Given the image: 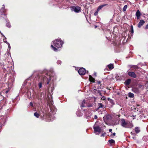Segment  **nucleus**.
Listing matches in <instances>:
<instances>
[{
  "label": "nucleus",
  "mask_w": 148,
  "mask_h": 148,
  "mask_svg": "<svg viewBox=\"0 0 148 148\" xmlns=\"http://www.w3.org/2000/svg\"><path fill=\"white\" fill-rule=\"evenodd\" d=\"M135 132L136 134H138L139 133L140 131V128L139 127H136L134 129Z\"/></svg>",
  "instance_id": "nucleus-19"
},
{
  "label": "nucleus",
  "mask_w": 148,
  "mask_h": 148,
  "mask_svg": "<svg viewBox=\"0 0 148 148\" xmlns=\"http://www.w3.org/2000/svg\"><path fill=\"white\" fill-rule=\"evenodd\" d=\"M106 133L104 132V133L102 134L101 135V136H105V134H106Z\"/></svg>",
  "instance_id": "nucleus-37"
},
{
  "label": "nucleus",
  "mask_w": 148,
  "mask_h": 148,
  "mask_svg": "<svg viewBox=\"0 0 148 148\" xmlns=\"http://www.w3.org/2000/svg\"><path fill=\"white\" fill-rule=\"evenodd\" d=\"M99 11H97V10L94 13V15L95 16H97L98 15Z\"/></svg>",
  "instance_id": "nucleus-31"
},
{
  "label": "nucleus",
  "mask_w": 148,
  "mask_h": 148,
  "mask_svg": "<svg viewBox=\"0 0 148 148\" xmlns=\"http://www.w3.org/2000/svg\"><path fill=\"white\" fill-rule=\"evenodd\" d=\"M9 90H4L3 92H5L6 94H7L9 92Z\"/></svg>",
  "instance_id": "nucleus-32"
},
{
  "label": "nucleus",
  "mask_w": 148,
  "mask_h": 148,
  "mask_svg": "<svg viewBox=\"0 0 148 148\" xmlns=\"http://www.w3.org/2000/svg\"><path fill=\"white\" fill-rule=\"evenodd\" d=\"M86 70L83 68H80L78 71V73L80 75H84L86 73Z\"/></svg>",
  "instance_id": "nucleus-6"
},
{
  "label": "nucleus",
  "mask_w": 148,
  "mask_h": 148,
  "mask_svg": "<svg viewBox=\"0 0 148 148\" xmlns=\"http://www.w3.org/2000/svg\"><path fill=\"white\" fill-rule=\"evenodd\" d=\"M40 118L42 119H46L47 121V119L49 118L50 117L49 114L46 112L42 111L41 113L40 114Z\"/></svg>",
  "instance_id": "nucleus-4"
},
{
  "label": "nucleus",
  "mask_w": 148,
  "mask_h": 148,
  "mask_svg": "<svg viewBox=\"0 0 148 148\" xmlns=\"http://www.w3.org/2000/svg\"><path fill=\"white\" fill-rule=\"evenodd\" d=\"M3 41H4V42L5 43H8V42H7V41H5V40H4Z\"/></svg>",
  "instance_id": "nucleus-46"
},
{
  "label": "nucleus",
  "mask_w": 148,
  "mask_h": 148,
  "mask_svg": "<svg viewBox=\"0 0 148 148\" xmlns=\"http://www.w3.org/2000/svg\"><path fill=\"white\" fill-rule=\"evenodd\" d=\"M99 93V94L100 95V96H102V95L101 93V92Z\"/></svg>",
  "instance_id": "nucleus-43"
},
{
  "label": "nucleus",
  "mask_w": 148,
  "mask_h": 148,
  "mask_svg": "<svg viewBox=\"0 0 148 148\" xmlns=\"http://www.w3.org/2000/svg\"><path fill=\"white\" fill-rule=\"evenodd\" d=\"M43 93L42 92H41L39 95L37 96V98L38 100H41V97L42 96Z\"/></svg>",
  "instance_id": "nucleus-21"
},
{
  "label": "nucleus",
  "mask_w": 148,
  "mask_h": 148,
  "mask_svg": "<svg viewBox=\"0 0 148 148\" xmlns=\"http://www.w3.org/2000/svg\"><path fill=\"white\" fill-rule=\"evenodd\" d=\"M127 8V5H124L123 8V12H125L126 11V9Z\"/></svg>",
  "instance_id": "nucleus-28"
},
{
  "label": "nucleus",
  "mask_w": 148,
  "mask_h": 148,
  "mask_svg": "<svg viewBox=\"0 0 148 148\" xmlns=\"http://www.w3.org/2000/svg\"><path fill=\"white\" fill-rule=\"evenodd\" d=\"M38 81L39 82L38 83V86L39 88H41L42 87V85L44 84L42 82L41 80L40 79L39 77L38 79Z\"/></svg>",
  "instance_id": "nucleus-17"
},
{
  "label": "nucleus",
  "mask_w": 148,
  "mask_h": 148,
  "mask_svg": "<svg viewBox=\"0 0 148 148\" xmlns=\"http://www.w3.org/2000/svg\"><path fill=\"white\" fill-rule=\"evenodd\" d=\"M30 105L31 106H33V103L32 102H31L30 103Z\"/></svg>",
  "instance_id": "nucleus-39"
},
{
  "label": "nucleus",
  "mask_w": 148,
  "mask_h": 148,
  "mask_svg": "<svg viewBox=\"0 0 148 148\" xmlns=\"http://www.w3.org/2000/svg\"><path fill=\"white\" fill-rule=\"evenodd\" d=\"M101 82L100 81H98L96 82V84H97V87L98 88V89L99 88L101 89L102 88L101 84Z\"/></svg>",
  "instance_id": "nucleus-13"
},
{
  "label": "nucleus",
  "mask_w": 148,
  "mask_h": 148,
  "mask_svg": "<svg viewBox=\"0 0 148 148\" xmlns=\"http://www.w3.org/2000/svg\"><path fill=\"white\" fill-rule=\"evenodd\" d=\"M110 117L111 116L109 115L104 116L103 118L105 122H108L109 120L110 119Z\"/></svg>",
  "instance_id": "nucleus-9"
},
{
  "label": "nucleus",
  "mask_w": 148,
  "mask_h": 148,
  "mask_svg": "<svg viewBox=\"0 0 148 148\" xmlns=\"http://www.w3.org/2000/svg\"><path fill=\"white\" fill-rule=\"evenodd\" d=\"M108 4H103L101 5H99L98 6V7L97 8V11H99L100 10H101L103 7H104L108 5Z\"/></svg>",
  "instance_id": "nucleus-15"
},
{
  "label": "nucleus",
  "mask_w": 148,
  "mask_h": 148,
  "mask_svg": "<svg viewBox=\"0 0 148 148\" xmlns=\"http://www.w3.org/2000/svg\"><path fill=\"white\" fill-rule=\"evenodd\" d=\"M131 68L133 69L136 70L139 69V67L137 65H132L131 66Z\"/></svg>",
  "instance_id": "nucleus-22"
},
{
  "label": "nucleus",
  "mask_w": 148,
  "mask_h": 148,
  "mask_svg": "<svg viewBox=\"0 0 148 148\" xmlns=\"http://www.w3.org/2000/svg\"><path fill=\"white\" fill-rule=\"evenodd\" d=\"M40 79L41 80L44 84H49L50 79H49L46 76L42 75L39 77Z\"/></svg>",
  "instance_id": "nucleus-3"
},
{
  "label": "nucleus",
  "mask_w": 148,
  "mask_h": 148,
  "mask_svg": "<svg viewBox=\"0 0 148 148\" xmlns=\"http://www.w3.org/2000/svg\"><path fill=\"white\" fill-rule=\"evenodd\" d=\"M131 134H132V132H131Z\"/></svg>",
  "instance_id": "nucleus-49"
},
{
  "label": "nucleus",
  "mask_w": 148,
  "mask_h": 148,
  "mask_svg": "<svg viewBox=\"0 0 148 148\" xmlns=\"http://www.w3.org/2000/svg\"><path fill=\"white\" fill-rule=\"evenodd\" d=\"M108 100H109V101H110V100L111 99H110L109 98H108Z\"/></svg>",
  "instance_id": "nucleus-47"
},
{
  "label": "nucleus",
  "mask_w": 148,
  "mask_h": 148,
  "mask_svg": "<svg viewBox=\"0 0 148 148\" xmlns=\"http://www.w3.org/2000/svg\"><path fill=\"white\" fill-rule=\"evenodd\" d=\"M6 26L9 28L11 26L10 24V23L9 22H7L6 24Z\"/></svg>",
  "instance_id": "nucleus-29"
},
{
  "label": "nucleus",
  "mask_w": 148,
  "mask_h": 148,
  "mask_svg": "<svg viewBox=\"0 0 148 148\" xmlns=\"http://www.w3.org/2000/svg\"><path fill=\"white\" fill-rule=\"evenodd\" d=\"M94 132H97L99 133L101 132V129L99 125L94 126L93 127Z\"/></svg>",
  "instance_id": "nucleus-7"
},
{
  "label": "nucleus",
  "mask_w": 148,
  "mask_h": 148,
  "mask_svg": "<svg viewBox=\"0 0 148 148\" xmlns=\"http://www.w3.org/2000/svg\"><path fill=\"white\" fill-rule=\"evenodd\" d=\"M145 29H148V23L146 25L145 28Z\"/></svg>",
  "instance_id": "nucleus-35"
},
{
  "label": "nucleus",
  "mask_w": 148,
  "mask_h": 148,
  "mask_svg": "<svg viewBox=\"0 0 148 148\" xmlns=\"http://www.w3.org/2000/svg\"><path fill=\"white\" fill-rule=\"evenodd\" d=\"M141 14L139 10H138L136 13V16L138 19H140Z\"/></svg>",
  "instance_id": "nucleus-12"
},
{
  "label": "nucleus",
  "mask_w": 148,
  "mask_h": 148,
  "mask_svg": "<svg viewBox=\"0 0 148 148\" xmlns=\"http://www.w3.org/2000/svg\"><path fill=\"white\" fill-rule=\"evenodd\" d=\"M110 102H111V103H113V100H111V99H110Z\"/></svg>",
  "instance_id": "nucleus-40"
},
{
  "label": "nucleus",
  "mask_w": 148,
  "mask_h": 148,
  "mask_svg": "<svg viewBox=\"0 0 148 148\" xmlns=\"http://www.w3.org/2000/svg\"><path fill=\"white\" fill-rule=\"evenodd\" d=\"M97 89H98L97 88L96 89H95V90H96L98 93H99L101 92V91H102V90H98Z\"/></svg>",
  "instance_id": "nucleus-34"
},
{
  "label": "nucleus",
  "mask_w": 148,
  "mask_h": 148,
  "mask_svg": "<svg viewBox=\"0 0 148 148\" xmlns=\"http://www.w3.org/2000/svg\"><path fill=\"white\" fill-rule=\"evenodd\" d=\"M120 123L121 125L125 128H132L133 127V125L130 122H126L125 120L122 119L120 121Z\"/></svg>",
  "instance_id": "nucleus-2"
},
{
  "label": "nucleus",
  "mask_w": 148,
  "mask_h": 148,
  "mask_svg": "<svg viewBox=\"0 0 148 148\" xmlns=\"http://www.w3.org/2000/svg\"><path fill=\"white\" fill-rule=\"evenodd\" d=\"M34 115L36 116L37 118H38L39 117L40 115L37 112H36L34 113Z\"/></svg>",
  "instance_id": "nucleus-27"
},
{
  "label": "nucleus",
  "mask_w": 148,
  "mask_h": 148,
  "mask_svg": "<svg viewBox=\"0 0 148 148\" xmlns=\"http://www.w3.org/2000/svg\"><path fill=\"white\" fill-rule=\"evenodd\" d=\"M95 75L96 76V74L95 73Z\"/></svg>",
  "instance_id": "nucleus-48"
},
{
  "label": "nucleus",
  "mask_w": 148,
  "mask_h": 148,
  "mask_svg": "<svg viewBox=\"0 0 148 148\" xmlns=\"http://www.w3.org/2000/svg\"><path fill=\"white\" fill-rule=\"evenodd\" d=\"M127 73L128 75L132 77L135 78L137 77L136 75L134 72L128 71Z\"/></svg>",
  "instance_id": "nucleus-8"
},
{
  "label": "nucleus",
  "mask_w": 148,
  "mask_h": 148,
  "mask_svg": "<svg viewBox=\"0 0 148 148\" xmlns=\"http://www.w3.org/2000/svg\"><path fill=\"white\" fill-rule=\"evenodd\" d=\"M112 131V129H110L109 130V132H111Z\"/></svg>",
  "instance_id": "nucleus-41"
},
{
  "label": "nucleus",
  "mask_w": 148,
  "mask_h": 148,
  "mask_svg": "<svg viewBox=\"0 0 148 148\" xmlns=\"http://www.w3.org/2000/svg\"><path fill=\"white\" fill-rule=\"evenodd\" d=\"M98 117L97 115H95L94 116V119H97Z\"/></svg>",
  "instance_id": "nucleus-38"
},
{
  "label": "nucleus",
  "mask_w": 148,
  "mask_h": 148,
  "mask_svg": "<svg viewBox=\"0 0 148 148\" xmlns=\"http://www.w3.org/2000/svg\"><path fill=\"white\" fill-rule=\"evenodd\" d=\"M142 85L140 84H138L136 86H134L132 88V91L138 94L139 93V88Z\"/></svg>",
  "instance_id": "nucleus-5"
},
{
  "label": "nucleus",
  "mask_w": 148,
  "mask_h": 148,
  "mask_svg": "<svg viewBox=\"0 0 148 148\" xmlns=\"http://www.w3.org/2000/svg\"><path fill=\"white\" fill-rule=\"evenodd\" d=\"M1 34L2 37H5V36L2 33H1Z\"/></svg>",
  "instance_id": "nucleus-42"
},
{
  "label": "nucleus",
  "mask_w": 148,
  "mask_h": 148,
  "mask_svg": "<svg viewBox=\"0 0 148 148\" xmlns=\"http://www.w3.org/2000/svg\"><path fill=\"white\" fill-rule=\"evenodd\" d=\"M89 79L90 82L92 83L95 82V79L90 75H89Z\"/></svg>",
  "instance_id": "nucleus-18"
},
{
  "label": "nucleus",
  "mask_w": 148,
  "mask_h": 148,
  "mask_svg": "<svg viewBox=\"0 0 148 148\" xmlns=\"http://www.w3.org/2000/svg\"><path fill=\"white\" fill-rule=\"evenodd\" d=\"M130 29L129 30V32L130 33V35L131 36H132L133 35V34L134 33L133 27L132 25H131L130 26Z\"/></svg>",
  "instance_id": "nucleus-11"
},
{
  "label": "nucleus",
  "mask_w": 148,
  "mask_h": 148,
  "mask_svg": "<svg viewBox=\"0 0 148 148\" xmlns=\"http://www.w3.org/2000/svg\"><path fill=\"white\" fill-rule=\"evenodd\" d=\"M1 16L2 17H3V16H4V18L5 19H7V16H6V14H1Z\"/></svg>",
  "instance_id": "nucleus-30"
},
{
  "label": "nucleus",
  "mask_w": 148,
  "mask_h": 148,
  "mask_svg": "<svg viewBox=\"0 0 148 148\" xmlns=\"http://www.w3.org/2000/svg\"><path fill=\"white\" fill-rule=\"evenodd\" d=\"M128 97L130 98H133L134 97V94L131 92H129L128 94Z\"/></svg>",
  "instance_id": "nucleus-25"
},
{
  "label": "nucleus",
  "mask_w": 148,
  "mask_h": 148,
  "mask_svg": "<svg viewBox=\"0 0 148 148\" xmlns=\"http://www.w3.org/2000/svg\"><path fill=\"white\" fill-rule=\"evenodd\" d=\"M98 107L97 109V110L99 109L100 108L103 107V105L101 103H98Z\"/></svg>",
  "instance_id": "nucleus-23"
},
{
  "label": "nucleus",
  "mask_w": 148,
  "mask_h": 148,
  "mask_svg": "<svg viewBox=\"0 0 148 148\" xmlns=\"http://www.w3.org/2000/svg\"><path fill=\"white\" fill-rule=\"evenodd\" d=\"M145 23V21L143 20H140L139 22L138 27L139 28L140 27Z\"/></svg>",
  "instance_id": "nucleus-10"
},
{
  "label": "nucleus",
  "mask_w": 148,
  "mask_h": 148,
  "mask_svg": "<svg viewBox=\"0 0 148 148\" xmlns=\"http://www.w3.org/2000/svg\"><path fill=\"white\" fill-rule=\"evenodd\" d=\"M116 135V133L115 132L113 133L112 134L110 135V136L112 137V136H115Z\"/></svg>",
  "instance_id": "nucleus-36"
},
{
  "label": "nucleus",
  "mask_w": 148,
  "mask_h": 148,
  "mask_svg": "<svg viewBox=\"0 0 148 148\" xmlns=\"http://www.w3.org/2000/svg\"><path fill=\"white\" fill-rule=\"evenodd\" d=\"M88 106L90 107H92V105L90 104V105L89 106Z\"/></svg>",
  "instance_id": "nucleus-44"
},
{
  "label": "nucleus",
  "mask_w": 148,
  "mask_h": 148,
  "mask_svg": "<svg viewBox=\"0 0 148 148\" xmlns=\"http://www.w3.org/2000/svg\"><path fill=\"white\" fill-rule=\"evenodd\" d=\"M107 66L110 70H112L114 68V65L112 64H109Z\"/></svg>",
  "instance_id": "nucleus-20"
},
{
  "label": "nucleus",
  "mask_w": 148,
  "mask_h": 148,
  "mask_svg": "<svg viewBox=\"0 0 148 148\" xmlns=\"http://www.w3.org/2000/svg\"><path fill=\"white\" fill-rule=\"evenodd\" d=\"M81 8L78 6H76L74 8V11L76 12H79L81 11Z\"/></svg>",
  "instance_id": "nucleus-14"
},
{
  "label": "nucleus",
  "mask_w": 148,
  "mask_h": 148,
  "mask_svg": "<svg viewBox=\"0 0 148 148\" xmlns=\"http://www.w3.org/2000/svg\"><path fill=\"white\" fill-rule=\"evenodd\" d=\"M131 82V79H128L125 81L124 82V84L125 85L127 86L129 85L130 83Z\"/></svg>",
  "instance_id": "nucleus-16"
},
{
  "label": "nucleus",
  "mask_w": 148,
  "mask_h": 148,
  "mask_svg": "<svg viewBox=\"0 0 148 148\" xmlns=\"http://www.w3.org/2000/svg\"><path fill=\"white\" fill-rule=\"evenodd\" d=\"M85 100H83L82 102V105H81V107H86V106L85 105Z\"/></svg>",
  "instance_id": "nucleus-26"
},
{
  "label": "nucleus",
  "mask_w": 148,
  "mask_h": 148,
  "mask_svg": "<svg viewBox=\"0 0 148 148\" xmlns=\"http://www.w3.org/2000/svg\"><path fill=\"white\" fill-rule=\"evenodd\" d=\"M102 97L101 99V100H106V97H105V96H102Z\"/></svg>",
  "instance_id": "nucleus-33"
},
{
  "label": "nucleus",
  "mask_w": 148,
  "mask_h": 148,
  "mask_svg": "<svg viewBox=\"0 0 148 148\" xmlns=\"http://www.w3.org/2000/svg\"><path fill=\"white\" fill-rule=\"evenodd\" d=\"M4 38L3 39V41L4 40H6V38L5 37H4Z\"/></svg>",
  "instance_id": "nucleus-45"
},
{
  "label": "nucleus",
  "mask_w": 148,
  "mask_h": 148,
  "mask_svg": "<svg viewBox=\"0 0 148 148\" xmlns=\"http://www.w3.org/2000/svg\"><path fill=\"white\" fill-rule=\"evenodd\" d=\"M108 142L110 144H114L115 143L114 140L113 139L110 140Z\"/></svg>",
  "instance_id": "nucleus-24"
},
{
  "label": "nucleus",
  "mask_w": 148,
  "mask_h": 148,
  "mask_svg": "<svg viewBox=\"0 0 148 148\" xmlns=\"http://www.w3.org/2000/svg\"><path fill=\"white\" fill-rule=\"evenodd\" d=\"M63 43L61 39H57L52 42L51 47L53 51H57L59 48L62 47Z\"/></svg>",
  "instance_id": "nucleus-1"
}]
</instances>
